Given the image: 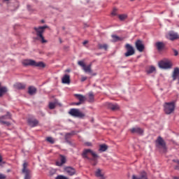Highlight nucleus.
<instances>
[{
  "label": "nucleus",
  "mask_w": 179,
  "mask_h": 179,
  "mask_svg": "<svg viewBox=\"0 0 179 179\" xmlns=\"http://www.w3.org/2000/svg\"><path fill=\"white\" fill-rule=\"evenodd\" d=\"M66 162V157L64 156H61L60 162H57L56 165L57 166H63Z\"/></svg>",
  "instance_id": "16"
},
{
  "label": "nucleus",
  "mask_w": 179,
  "mask_h": 179,
  "mask_svg": "<svg viewBox=\"0 0 179 179\" xmlns=\"http://www.w3.org/2000/svg\"><path fill=\"white\" fill-rule=\"evenodd\" d=\"M95 175L97 178H99L100 179H105L103 174L101 173V171L99 169H97V171L95 173Z\"/></svg>",
  "instance_id": "25"
},
{
  "label": "nucleus",
  "mask_w": 179,
  "mask_h": 179,
  "mask_svg": "<svg viewBox=\"0 0 179 179\" xmlns=\"http://www.w3.org/2000/svg\"><path fill=\"white\" fill-rule=\"evenodd\" d=\"M174 179H179V177H175Z\"/></svg>",
  "instance_id": "48"
},
{
  "label": "nucleus",
  "mask_w": 179,
  "mask_h": 179,
  "mask_svg": "<svg viewBox=\"0 0 179 179\" xmlns=\"http://www.w3.org/2000/svg\"><path fill=\"white\" fill-rule=\"evenodd\" d=\"M118 17L120 20H124L127 17V15L122 14V15H120Z\"/></svg>",
  "instance_id": "33"
},
{
  "label": "nucleus",
  "mask_w": 179,
  "mask_h": 179,
  "mask_svg": "<svg viewBox=\"0 0 179 179\" xmlns=\"http://www.w3.org/2000/svg\"><path fill=\"white\" fill-rule=\"evenodd\" d=\"M126 48L127 50V52L124 54L126 57H129L135 53V50L134 48L129 43L126 45Z\"/></svg>",
  "instance_id": "9"
},
{
  "label": "nucleus",
  "mask_w": 179,
  "mask_h": 179,
  "mask_svg": "<svg viewBox=\"0 0 179 179\" xmlns=\"http://www.w3.org/2000/svg\"><path fill=\"white\" fill-rule=\"evenodd\" d=\"M28 92L31 96H33V94H36V89L34 87H29Z\"/></svg>",
  "instance_id": "26"
},
{
  "label": "nucleus",
  "mask_w": 179,
  "mask_h": 179,
  "mask_svg": "<svg viewBox=\"0 0 179 179\" xmlns=\"http://www.w3.org/2000/svg\"><path fill=\"white\" fill-rule=\"evenodd\" d=\"M88 154H91L92 156L94 158V159H96L98 157L97 155L94 152L92 151V150L90 149H87V150H85L83 153V157L84 159H87L88 160H90V158L88 157Z\"/></svg>",
  "instance_id": "6"
},
{
  "label": "nucleus",
  "mask_w": 179,
  "mask_h": 179,
  "mask_svg": "<svg viewBox=\"0 0 179 179\" xmlns=\"http://www.w3.org/2000/svg\"><path fill=\"white\" fill-rule=\"evenodd\" d=\"M88 101L90 103H92V101H94V95L92 94V92H90L89 93V99H88Z\"/></svg>",
  "instance_id": "29"
},
{
  "label": "nucleus",
  "mask_w": 179,
  "mask_h": 179,
  "mask_svg": "<svg viewBox=\"0 0 179 179\" xmlns=\"http://www.w3.org/2000/svg\"><path fill=\"white\" fill-rule=\"evenodd\" d=\"M0 179H6V176L0 173Z\"/></svg>",
  "instance_id": "40"
},
{
  "label": "nucleus",
  "mask_w": 179,
  "mask_h": 179,
  "mask_svg": "<svg viewBox=\"0 0 179 179\" xmlns=\"http://www.w3.org/2000/svg\"><path fill=\"white\" fill-rule=\"evenodd\" d=\"M95 75H96V73L94 74V76H95Z\"/></svg>",
  "instance_id": "52"
},
{
  "label": "nucleus",
  "mask_w": 179,
  "mask_h": 179,
  "mask_svg": "<svg viewBox=\"0 0 179 179\" xmlns=\"http://www.w3.org/2000/svg\"><path fill=\"white\" fill-rule=\"evenodd\" d=\"M69 113L72 117H77L78 118H83L85 115L84 113H81L79 109L76 108H71Z\"/></svg>",
  "instance_id": "4"
},
{
  "label": "nucleus",
  "mask_w": 179,
  "mask_h": 179,
  "mask_svg": "<svg viewBox=\"0 0 179 179\" xmlns=\"http://www.w3.org/2000/svg\"><path fill=\"white\" fill-rule=\"evenodd\" d=\"M8 92V88L5 86H0V97H2L3 94L7 93Z\"/></svg>",
  "instance_id": "19"
},
{
  "label": "nucleus",
  "mask_w": 179,
  "mask_h": 179,
  "mask_svg": "<svg viewBox=\"0 0 179 179\" xmlns=\"http://www.w3.org/2000/svg\"><path fill=\"white\" fill-rule=\"evenodd\" d=\"M55 106H56V103H55V102H50V103H49V108H50V110H53V108H55Z\"/></svg>",
  "instance_id": "31"
},
{
  "label": "nucleus",
  "mask_w": 179,
  "mask_h": 179,
  "mask_svg": "<svg viewBox=\"0 0 179 179\" xmlns=\"http://www.w3.org/2000/svg\"><path fill=\"white\" fill-rule=\"evenodd\" d=\"M136 47L137 50H138L139 52H143V50H144V45H143V44L142 43V41H140V40H138V41L136 42Z\"/></svg>",
  "instance_id": "14"
},
{
  "label": "nucleus",
  "mask_w": 179,
  "mask_h": 179,
  "mask_svg": "<svg viewBox=\"0 0 179 179\" xmlns=\"http://www.w3.org/2000/svg\"><path fill=\"white\" fill-rule=\"evenodd\" d=\"M86 80H87V77H85V76H83L82 78H81V81L82 82H83V81H85Z\"/></svg>",
  "instance_id": "43"
},
{
  "label": "nucleus",
  "mask_w": 179,
  "mask_h": 179,
  "mask_svg": "<svg viewBox=\"0 0 179 179\" xmlns=\"http://www.w3.org/2000/svg\"><path fill=\"white\" fill-rule=\"evenodd\" d=\"M48 27L47 25H44L43 27H34V30L36 32V35L41 39L42 43L47 42V41H45L44 39V37L43 36V33L45 31V29H48Z\"/></svg>",
  "instance_id": "2"
},
{
  "label": "nucleus",
  "mask_w": 179,
  "mask_h": 179,
  "mask_svg": "<svg viewBox=\"0 0 179 179\" xmlns=\"http://www.w3.org/2000/svg\"><path fill=\"white\" fill-rule=\"evenodd\" d=\"M87 43H88L87 41H85L83 43V44L85 45H86Z\"/></svg>",
  "instance_id": "46"
},
{
  "label": "nucleus",
  "mask_w": 179,
  "mask_h": 179,
  "mask_svg": "<svg viewBox=\"0 0 179 179\" xmlns=\"http://www.w3.org/2000/svg\"><path fill=\"white\" fill-rule=\"evenodd\" d=\"M0 163H2V156L0 155Z\"/></svg>",
  "instance_id": "47"
},
{
  "label": "nucleus",
  "mask_w": 179,
  "mask_h": 179,
  "mask_svg": "<svg viewBox=\"0 0 179 179\" xmlns=\"http://www.w3.org/2000/svg\"><path fill=\"white\" fill-rule=\"evenodd\" d=\"M42 22H44V21H43V20H42Z\"/></svg>",
  "instance_id": "50"
},
{
  "label": "nucleus",
  "mask_w": 179,
  "mask_h": 179,
  "mask_svg": "<svg viewBox=\"0 0 179 179\" xmlns=\"http://www.w3.org/2000/svg\"><path fill=\"white\" fill-rule=\"evenodd\" d=\"M66 71L69 72V71H70V70H69V69H67Z\"/></svg>",
  "instance_id": "49"
},
{
  "label": "nucleus",
  "mask_w": 179,
  "mask_h": 179,
  "mask_svg": "<svg viewBox=\"0 0 179 179\" xmlns=\"http://www.w3.org/2000/svg\"><path fill=\"white\" fill-rule=\"evenodd\" d=\"M11 116L10 113L8 112L6 115L0 117V124L2 125H6V127H9L10 124V122L4 121L3 120H10Z\"/></svg>",
  "instance_id": "7"
},
{
  "label": "nucleus",
  "mask_w": 179,
  "mask_h": 179,
  "mask_svg": "<svg viewBox=\"0 0 179 179\" xmlns=\"http://www.w3.org/2000/svg\"><path fill=\"white\" fill-rule=\"evenodd\" d=\"M24 66H37L44 68L45 66V64L42 62H36L32 59H24L22 62Z\"/></svg>",
  "instance_id": "1"
},
{
  "label": "nucleus",
  "mask_w": 179,
  "mask_h": 179,
  "mask_svg": "<svg viewBox=\"0 0 179 179\" xmlns=\"http://www.w3.org/2000/svg\"><path fill=\"white\" fill-rule=\"evenodd\" d=\"M83 69L85 73H91L92 72V64H90L88 66L85 65V67Z\"/></svg>",
  "instance_id": "21"
},
{
  "label": "nucleus",
  "mask_w": 179,
  "mask_h": 179,
  "mask_svg": "<svg viewBox=\"0 0 179 179\" xmlns=\"http://www.w3.org/2000/svg\"><path fill=\"white\" fill-rule=\"evenodd\" d=\"M71 135H74V132H71V133H67L65 136V138H69V136H71Z\"/></svg>",
  "instance_id": "39"
},
{
  "label": "nucleus",
  "mask_w": 179,
  "mask_h": 179,
  "mask_svg": "<svg viewBox=\"0 0 179 179\" xmlns=\"http://www.w3.org/2000/svg\"><path fill=\"white\" fill-rule=\"evenodd\" d=\"M111 14L112 15L115 16L117 15L116 10L114 9Z\"/></svg>",
  "instance_id": "41"
},
{
  "label": "nucleus",
  "mask_w": 179,
  "mask_h": 179,
  "mask_svg": "<svg viewBox=\"0 0 179 179\" xmlns=\"http://www.w3.org/2000/svg\"><path fill=\"white\" fill-rule=\"evenodd\" d=\"M81 103L82 102H78V103H74L73 104L75 105V106H80V104H81Z\"/></svg>",
  "instance_id": "45"
},
{
  "label": "nucleus",
  "mask_w": 179,
  "mask_h": 179,
  "mask_svg": "<svg viewBox=\"0 0 179 179\" xmlns=\"http://www.w3.org/2000/svg\"><path fill=\"white\" fill-rule=\"evenodd\" d=\"M112 38L113 39L114 41H120L121 38L115 35H113Z\"/></svg>",
  "instance_id": "34"
},
{
  "label": "nucleus",
  "mask_w": 179,
  "mask_h": 179,
  "mask_svg": "<svg viewBox=\"0 0 179 179\" xmlns=\"http://www.w3.org/2000/svg\"><path fill=\"white\" fill-rule=\"evenodd\" d=\"M164 107L166 114H171L174 111L175 104L173 102L165 103Z\"/></svg>",
  "instance_id": "3"
},
{
  "label": "nucleus",
  "mask_w": 179,
  "mask_h": 179,
  "mask_svg": "<svg viewBox=\"0 0 179 179\" xmlns=\"http://www.w3.org/2000/svg\"><path fill=\"white\" fill-rule=\"evenodd\" d=\"M0 87H1V83H0Z\"/></svg>",
  "instance_id": "54"
},
{
  "label": "nucleus",
  "mask_w": 179,
  "mask_h": 179,
  "mask_svg": "<svg viewBox=\"0 0 179 179\" xmlns=\"http://www.w3.org/2000/svg\"><path fill=\"white\" fill-rule=\"evenodd\" d=\"M75 97H77L81 103H83V101H85L86 100V98L81 94H76Z\"/></svg>",
  "instance_id": "24"
},
{
  "label": "nucleus",
  "mask_w": 179,
  "mask_h": 179,
  "mask_svg": "<svg viewBox=\"0 0 179 179\" xmlns=\"http://www.w3.org/2000/svg\"><path fill=\"white\" fill-rule=\"evenodd\" d=\"M173 162H176V163H177L178 164V166H176L175 167V169H176V170H179V160L178 159H173Z\"/></svg>",
  "instance_id": "36"
},
{
  "label": "nucleus",
  "mask_w": 179,
  "mask_h": 179,
  "mask_svg": "<svg viewBox=\"0 0 179 179\" xmlns=\"http://www.w3.org/2000/svg\"><path fill=\"white\" fill-rule=\"evenodd\" d=\"M85 145H86L87 147H92V143H90V142L85 143Z\"/></svg>",
  "instance_id": "42"
},
{
  "label": "nucleus",
  "mask_w": 179,
  "mask_h": 179,
  "mask_svg": "<svg viewBox=\"0 0 179 179\" xmlns=\"http://www.w3.org/2000/svg\"><path fill=\"white\" fill-rule=\"evenodd\" d=\"M56 179H68L67 177L64 176H58Z\"/></svg>",
  "instance_id": "38"
},
{
  "label": "nucleus",
  "mask_w": 179,
  "mask_h": 179,
  "mask_svg": "<svg viewBox=\"0 0 179 179\" xmlns=\"http://www.w3.org/2000/svg\"><path fill=\"white\" fill-rule=\"evenodd\" d=\"M108 146L106 145H101L99 148V152H104L107 150Z\"/></svg>",
  "instance_id": "28"
},
{
  "label": "nucleus",
  "mask_w": 179,
  "mask_h": 179,
  "mask_svg": "<svg viewBox=\"0 0 179 179\" xmlns=\"http://www.w3.org/2000/svg\"><path fill=\"white\" fill-rule=\"evenodd\" d=\"M155 46L157 47V50L160 51L164 48V44L163 42H157L155 43Z\"/></svg>",
  "instance_id": "20"
},
{
  "label": "nucleus",
  "mask_w": 179,
  "mask_h": 179,
  "mask_svg": "<svg viewBox=\"0 0 179 179\" xmlns=\"http://www.w3.org/2000/svg\"><path fill=\"white\" fill-rule=\"evenodd\" d=\"M99 48L104 49L106 50L108 49V45H107V44H99Z\"/></svg>",
  "instance_id": "30"
},
{
  "label": "nucleus",
  "mask_w": 179,
  "mask_h": 179,
  "mask_svg": "<svg viewBox=\"0 0 179 179\" xmlns=\"http://www.w3.org/2000/svg\"><path fill=\"white\" fill-rule=\"evenodd\" d=\"M159 66L161 69H168L171 68L172 64L169 61L162 60L159 63Z\"/></svg>",
  "instance_id": "8"
},
{
  "label": "nucleus",
  "mask_w": 179,
  "mask_h": 179,
  "mask_svg": "<svg viewBox=\"0 0 179 179\" xmlns=\"http://www.w3.org/2000/svg\"><path fill=\"white\" fill-rule=\"evenodd\" d=\"M27 166L28 164H27V162H24L23 164L22 172L24 175V179H31V171L27 169Z\"/></svg>",
  "instance_id": "5"
},
{
  "label": "nucleus",
  "mask_w": 179,
  "mask_h": 179,
  "mask_svg": "<svg viewBox=\"0 0 179 179\" xmlns=\"http://www.w3.org/2000/svg\"><path fill=\"white\" fill-rule=\"evenodd\" d=\"M174 55L177 56L178 55V52L176 50H174Z\"/></svg>",
  "instance_id": "44"
},
{
  "label": "nucleus",
  "mask_w": 179,
  "mask_h": 179,
  "mask_svg": "<svg viewBox=\"0 0 179 179\" xmlns=\"http://www.w3.org/2000/svg\"><path fill=\"white\" fill-rule=\"evenodd\" d=\"M46 141L50 143V144H54L55 143V141L52 137H48L46 138Z\"/></svg>",
  "instance_id": "32"
},
{
  "label": "nucleus",
  "mask_w": 179,
  "mask_h": 179,
  "mask_svg": "<svg viewBox=\"0 0 179 179\" xmlns=\"http://www.w3.org/2000/svg\"><path fill=\"white\" fill-rule=\"evenodd\" d=\"M15 89H18L19 90H22V89H24L25 85L24 84L20 83H17L16 84H15Z\"/></svg>",
  "instance_id": "23"
},
{
  "label": "nucleus",
  "mask_w": 179,
  "mask_h": 179,
  "mask_svg": "<svg viewBox=\"0 0 179 179\" xmlns=\"http://www.w3.org/2000/svg\"><path fill=\"white\" fill-rule=\"evenodd\" d=\"M133 179H147L145 175H143L141 178H137L136 176H133Z\"/></svg>",
  "instance_id": "35"
},
{
  "label": "nucleus",
  "mask_w": 179,
  "mask_h": 179,
  "mask_svg": "<svg viewBox=\"0 0 179 179\" xmlns=\"http://www.w3.org/2000/svg\"><path fill=\"white\" fill-rule=\"evenodd\" d=\"M178 77V83H179V69L178 67L175 68L173 73V80H176Z\"/></svg>",
  "instance_id": "17"
},
{
  "label": "nucleus",
  "mask_w": 179,
  "mask_h": 179,
  "mask_svg": "<svg viewBox=\"0 0 179 179\" xmlns=\"http://www.w3.org/2000/svg\"><path fill=\"white\" fill-rule=\"evenodd\" d=\"M28 124L30 127H36L38 125V122L36 119H29Z\"/></svg>",
  "instance_id": "15"
},
{
  "label": "nucleus",
  "mask_w": 179,
  "mask_h": 179,
  "mask_svg": "<svg viewBox=\"0 0 179 179\" xmlns=\"http://www.w3.org/2000/svg\"><path fill=\"white\" fill-rule=\"evenodd\" d=\"M64 171L66 173L70 176H73L76 174V170L75 169L68 166L64 168Z\"/></svg>",
  "instance_id": "11"
},
{
  "label": "nucleus",
  "mask_w": 179,
  "mask_h": 179,
  "mask_svg": "<svg viewBox=\"0 0 179 179\" xmlns=\"http://www.w3.org/2000/svg\"><path fill=\"white\" fill-rule=\"evenodd\" d=\"M166 38L171 41H173L175 39H177L179 38V36L177 33H175L173 31H170L166 34Z\"/></svg>",
  "instance_id": "10"
},
{
  "label": "nucleus",
  "mask_w": 179,
  "mask_h": 179,
  "mask_svg": "<svg viewBox=\"0 0 179 179\" xmlns=\"http://www.w3.org/2000/svg\"><path fill=\"white\" fill-rule=\"evenodd\" d=\"M131 1H134V0H131Z\"/></svg>",
  "instance_id": "51"
},
{
  "label": "nucleus",
  "mask_w": 179,
  "mask_h": 179,
  "mask_svg": "<svg viewBox=\"0 0 179 179\" xmlns=\"http://www.w3.org/2000/svg\"><path fill=\"white\" fill-rule=\"evenodd\" d=\"M108 108H110L113 111H115V110H118L119 106L117 104H113V103H108Z\"/></svg>",
  "instance_id": "22"
},
{
  "label": "nucleus",
  "mask_w": 179,
  "mask_h": 179,
  "mask_svg": "<svg viewBox=\"0 0 179 179\" xmlns=\"http://www.w3.org/2000/svg\"><path fill=\"white\" fill-rule=\"evenodd\" d=\"M78 64L79 66H82L83 69V68L85 67V62H84L83 61H79V62H78Z\"/></svg>",
  "instance_id": "37"
},
{
  "label": "nucleus",
  "mask_w": 179,
  "mask_h": 179,
  "mask_svg": "<svg viewBox=\"0 0 179 179\" xmlns=\"http://www.w3.org/2000/svg\"><path fill=\"white\" fill-rule=\"evenodd\" d=\"M155 71H156L155 67L153 66H151L148 69H147L146 72L148 74H150V73H152Z\"/></svg>",
  "instance_id": "27"
},
{
  "label": "nucleus",
  "mask_w": 179,
  "mask_h": 179,
  "mask_svg": "<svg viewBox=\"0 0 179 179\" xmlns=\"http://www.w3.org/2000/svg\"><path fill=\"white\" fill-rule=\"evenodd\" d=\"M157 147H161L164 149L166 148V143L162 137H159L156 141Z\"/></svg>",
  "instance_id": "12"
},
{
  "label": "nucleus",
  "mask_w": 179,
  "mask_h": 179,
  "mask_svg": "<svg viewBox=\"0 0 179 179\" xmlns=\"http://www.w3.org/2000/svg\"><path fill=\"white\" fill-rule=\"evenodd\" d=\"M62 80L64 84H69L70 83L69 75H67V74L64 75V77L62 78Z\"/></svg>",
  "instance_id": "18"
},
{
  "label": "nucleus",
  "mask_w": 179,
  "mask_h": 179,
  "mask_svg": "<svg viewBox=\"0 0 179 179\" xmlns=\"http://www.w3.org/2000/svg\"><path fill=\"white\" fill-rule=\"evenodd\" d=\"M131 134H138V135H142L143 130L140 127H134L130 129Z\"/></svg>",
  "instance_id": "13"
},
{
  "label": "nucleus",
  "mask_w": 179,
  "mask_h": 179,
  "mask_svg": "<svg viewBox=\"0 0 179 179\" xmlns=\"http://www.w3.org/2000/svg\"><path fill=\"white\" fill-rule=\"evenodd\" d=\"M4 1H8V0H4Z\"/></svg>",
  "instance_id": "53"
}]
</instances>
